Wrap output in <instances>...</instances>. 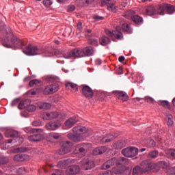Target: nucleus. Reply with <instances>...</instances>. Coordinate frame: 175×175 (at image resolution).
<instances>
[{"label":"nucleus","instance_id":"de8ad7c7","mask_svg":"<svg viewBox=\"0 0 175 175\" xmlns=\"http://www.w3.org/2000/svg\"><path fill=\"white\" fill-rule=\"evenodd\" d=\"M27 148H16L13 150V152H25Z\"/></svg>","mask_w":175,"mask_h":175},{"label":"nucleus","instance_id":"338daca9","mask_svg":"<svg viewBox=\"0 0 175 175\" xmlns=\"http://www.w3.org/2000/svg\"><path fill=\"white\" fill-rule=\"evenodd\" d=\"M18 172L19 173H24V172H25V167H20L18 170Z\"/></svg>","mask_w":175,"mask_h":175},{"label":"nucleus","instance_id":"49530a36","mask_svg":"<svg viewBox=\"0 0 175 175\" xmlns=\"http://www.w3.org/2000/svg\"><path fill=\"white\" fill-rule=\"evenodd\" d=\"M9 162V159L8 157H0V165H5Z\"/></svg>","mask_w":175,"mask_h":175},{"label":"nucleus","instance_id":"c756f323","mask_svg":"<svg viewBox=\"0 0 175 175\" xmlns=\"http://www.w3.org/2000/svg\"><path fill=\"white\" fill-rule=\"evenodd\" d=\"M129 163V161L127 158L125 157H120L117 160V165H122L124 166L125 165H128Z\"/></svg>","mask_w":175,"mask_h":175},{"label":"nucleus","instance_id":"5fc2aeb1","mask_svg":"<svg viewBox=\"0 0 175 175\" xmlns=\"http://www.w3.org/2000/svg\"><path fill=\"white\" fill-rule=\"evenodd\" d=\"M145 100L146 102H148V103H154V98L148 96L145 97Z\"/></svg>","mask_w":175,"mask_h":175},{"label":"nucleus","instance_id":"c03bdc74","mask_svg":"<svg viewBox=\"0 0 175 175\" xmlns=\"http://www.w3.org/2000/svg\"><path fill=\"white\" fill-rule=\"evenodd\" d=\"M42 3L46 8H50L53 5V1L51 0H43Z\"/></svg>","mask_w":175,"mask_h":175},{"label":"nucleus","instance_id":"58836bf2","mask_svg":"<svg viewBox=\"0 0 175 175\" xmlns=\"http://www.w3.org/2000/svg\"><path fill=\"white\" fill-rule=\"evenodd\" d=\"M142 172V168L139 166H135L133 170V175H139Z\"/></svg>","mask_w":175,"mask_h":175},{"label":"nucleus","instance_id":"aec40b11","mask_svg":"<svg viewBox=\"0 0 175 175\" xmlns=\"http://www.w3.org/2000/svg\"><path fill=\"white\" fill-rule=\"evenodd\" d=\"M116 163L117 165V159L113 158L105 163L103 165L102 168L105 170H106V169H110V167L116 165Z\"/></svg>","mask_w":175,"mask_h":175},{"label":"nucleus","instance_id":"c85d7f7f","mask_svg":"<svg viewBox=\"0 0 175 175\" xmlns=\"http://www.w3.org/2000/svg\"><path fill=\"white\" fill-rule=\"evenodd\" d=\"M126 144L124 141H118L114 144L113 147L116 150H121V148L125 147Z\"/></svg>","mask_w":175,"mask_h":175},{"label":"nucleus","instance_id":"2f4dec72","mask_svg":"<svg viewBox=\"0 0 175 175\" xmlns=\"http://www.w3.org/2000/svg\"><path fill=\"white\" fill-rule=\"evenodd\" d=\"M38 107L42 110H49L51 107V105L49 103H39Z\"/></svg>","mask_w":175,"mask_h":175},{"label":"nucleus","instance_id":"6e6d98bb","mask_svg":"<svg viewBox=\"0 0 175 175\" xmlns=\"http://www.w3.org/2000/svg\"><path fill=\"white\" fill-rule=\"evenodd\" d=\"M93 18L94 20H96V21H100V20H103V17L98 15H94Z\"/></svg>","mask_w":175,"mask_h":175},{"label":"nucleus","instance_id":"6e6552de","mask_svg":"<svg viewBox=\"0 0 175 175\" xmlns=\"http://www.w3.org/2000/svg\"><path fill=\"white\" fill-rule=\"evenodd\" d=\"M71 147L72 143H70L69 141H67L63 144V146L58 150L57 154H59V155H65V154L70 152Z\"/></svg>","mask_w":175,"mask_h":175},{"label":"nucleus","instance_id":"0eeeda50","mask_svg":"<svg viewBox=\"0 0 175 175\" xmlns=\"http://www.w3.org/2000/svg\"><path fill=\"white\" fill-rule=\"evenodd\" d=\"M88 146L89 145L86 144H78L74 150V154H81V155L84 157L88 150Z\"/></svg>","mask_w":175,"mask_h":175},{"label":"nucleus","instance_id":"79ce46f5","mask_svg":"<svg viewBox=\"0 0 175 175\" xmlns=\"http://www.w3.org/2000/svg\"><path fill=\"white\" fill-rule=\"evenodd\" d=\"M166 119L168 126H172V125L174 124L173 116L172 115H168L167 116Z\"/></svg>","mask_w":175,"mask_h":175},{"label":"nucleus","instance_id":"a211bd4d","mask_svg":"<svg viewBox=\"0 0 175 175\" xmlns=\"http://www.w3.org/2000/svg\"><path fill=\"white\" fill-rule=\"evenodd\" d=\"M80 172V167L78 165H72L68 167L66 170V173L68 175H74L77 174Z\"/></svg>","mask_w":175,"mask_h":175},{"label":"nucleus","instance_id":"72a5a7b5","mask_svg":"<svg viewBox=\"0 0 175 175\" xmlns=\"http://www.w3.org/2000/svg\"><path fill=\"white\" fill-rule=\"evenodd\" d=\"M159 152L158 150H152L148 154V158L149 159H155L158 157Z\"/></svg>","mask_w":175,"mask_h":175},{"label":"nucleus","instance_id":"774afa93","mask_svg":"<svg viewBox=\"0 0 175 175\" xmlns=\"http://www.w3.org/2000/svg\"><path fill=\"white\" fill-rule=\"evenodd\" d=\"M96 62V65H100L102 64V60H100V59H97L95 61Z\"/></svg>","mask_w":175,"mask_h":175},{"label":"nucleus","instance_id":"412c9836","mask_svg":"<svg viewBox=\"0 0 175 175\" xmlns=\"http://www.w3.org/2000/svg\"><path fill=\"white\" fill-rule=\"evenodd\" d=\"M77 122H79V119L76 117H72L65 122V126L67 128H72Z\"/></svg>","mask_w":175,"mask_h":175},{"label":"nucleus","instance_id":"e2e57ef3","mask_svg":"<svg viewBox=\"0 0 175 175\" xmlns=\"http://www.w3.org/2000/svg\"><path fill=\"white\" fill-rule=\"evenodd\" d=\"M20 100H18V98H16L15 100H14L11 104V105L13 106H17V104L18 103Z\"/></svg>","mask_w":175,"mask_h":175},{"label":"nucleus","instance_id":"9d476101","mask_svg":"<svg viewBox=\"0 0 175 175\" xmlns=\"http://www.w3.org/2000/svg\"><path fill=\"white\" fill-rule=\"evenodd\" d=\"M105 33L107 35H108V36H110V38H112V39H118L119 40H120V39H122L123 38L122 36V33H121V31H118V29H117L116 30H114L113 31L109 30V29H106L105 30Z\"/></svg>","mask_w":175,"mask_h":175},{"label":"nucleus","instance_id":"13d9d810","mask_svg":"<svg viewBox=\"0 0 175 175\" xmlns=\"http://www.w3.org/2000/svg\"><path fill=\"white\" fill-rule=\"evenodd\" d=\"M75 9L76 8L75 7V5H68L67 12H73L75 11Z\"/></svg>","mask_w":175,"mask_h":175},{"label":"nucleus","instance_id":"680f3d73","mask_svg":"<svg viewBox=\"0 0 175 175\" xmlns=\"http://www.w3.org/2000/svg\"><path fill=\"white\" fill-rule=\"evenodd\" d=\"M63 172L61 170H56L55 172L53 173L52 175H62Z\"/></svg>","mask_w":175,"mask_h":175},{"label":"nucleus","instance_id":"a878e982","mask_svg":"<svg viewBox=\"0 0 175 175\" xmlns=\"http://www.w3.org/2000/svg\"><path fill=\"white\" fill-rule=\"evenodd\" d=\"M28 140L29 142H40L42 140V135H40V133H38V134L29 136Z\"/></svg>","mask_w":175,"mask_h":175},{"label":"nucleus","instance_id":"f257e3e1","mask_svg":"<svg viewBox=\"0 0 175 175\" xmlns=\"http://www.w3.org/2000/svg\"><path fill=\"white\" fill-rule=\"evenodd\" d=\"M5 33H7L6 39L8 42H3V45L4 46V47H7V49H10V47H12V45H10L11 42L14 47H15V49H21V47L24 46V42H23V40L18 39L17 37L13 35V33L12 32V29H10V27H8L7 25H5ZM9 40H11L10 42H9Z\"/></svg>","mask_w":175,"mask_h":175},{"label":"nucleus","instance_id":"20e7f679","mask_svg":"<svg viewBox=\"0 0 175 175\" xmlns=\"http://www.w3.org/2000/svg\"><path fill=\"white\" fill-rule=\"evenodd\" d=\"M5 137L12 138V139L8 140V144L18 142V144H16V146H18L19 144H21L23 142H24V138L20 137V134L16 131L8 129L5 131Z\"/></svg>","mask_w":175,"mask_h":175},{"label":"nucleus","instance_id":"e433bc0d","mask_svg":"<svg viewBox=\"0 0 175 175\" xmlns=\"http://www.w3.org/2000/svg\"><path fill=\"white\" fill-rule=\"evenodd\" d=\"M155 142L151 138H148L146 141V147H148V148L155 147Z\"/></svg>","mask_w":175,"mask_h":175},{"label":"nucleus","instance_id":"8fccbe9b","mask_svg":"<svg viewBox=\"0 0 175 175\" xmlns=\"http://www.w3.org/2000/svg\"><path fill=\"white\" fill-rule=\"evenodd\" d=\"M36 110V107L33 105H29L27 107V111H35Z\"/></svg>","mask_w":175,"mask_h":175},{"label":"nucleus","instance_id":"a18cd8bd","mask_svg":"<svg viewBox=\"0 0 175 175\" xmlns=\"http://www.w3.org/2000/svg\"><path fill=\"white\" fill-rule=\"evenodd\" d=\"M135 11L129 10L126 12V16L127 18H131L132 20V17L135 16Z\"/></svg>","mask_w":175,"mask_h":175},{"label":"nucleus","instance_id":"37998d69","mask_svg":"<svg viewBox=\"0 0 175 175\" xmlns=\"http://www.w3.org/2000/svg\"><path fill=\"white\" fill-rule=\"evenodd\" d=\"M33 85H40V81H39L38 79L31 80L29 82V86L33 87Z\"/></svg>","mask_w":175,"mask_h":175},{"label":"nucleus","instance_id":"ea45409f","mask_svg":"<svg viewBox=\"0 0 175 175\" xmlns=\"http://www.w3.org/2000/svg\"><path fill=\"white\" fill-rule=\"evenodd\" d=\"M159 105L165 107L166 109L170 108V105H169V102L167 100H159Z\"/></svg>","mask_w":175,"mask_h":175},{"label":"nucleus","instance_id":"bb28decb","mask_svg":"<svg viewBox=\"0 0 175 175\" xmlns=\"http://www.w3.org/2000/svg\"><path fill=\"white\" fill-rule=\"evenodd\" d=\"M165 154L170 159H175V149H167L165 150Z\"/></svg>","mask_w":175,"mask_h":175},{"label":"nucleus","instance_id":"4d7b16f0","mask_svg":"<svg viewBox=\"0 0 175 175\" xmlns=\"http://www.w3.org/2000/svg\"><path fill=\"white\" fill-rule=\"evenodd\" d=\"M90 44H92V46H98V40H89Z\"/></svg>","mask_w":175,"mask_h":175},{"label":"nucleus","instance_id":"f03ea898","mask_svg":"<svg viewBox=\"0 0 175 175\" xmlns=\"http://www.w3.org/2000/svg\"><path fill=\"white\" fill-rule=\"evenodd\" d=\"M95 53V49L92 46H87L82 49L77 48L72 50L69 53V57L72 58H83L85 55L86 57H91V55H94Z\"/></svg>","mask_w":175,"mask_h":175},{"label":"nucleus","instance_id":"4c0bfd02","mask_svg":"<svg viewBox=\"0 0 175 175\" xmlns=\"http://www.w3.org/2000/svg\"><path fill=\"white\" fill-rule=\"evenodd\" d=\"M109 42L110 39L106 36H104L100 39V43L102 46H106V44H109Z\"/></svg>","mask_w":175,"mask_h":175},{"label":"nucleus","instance_id":"ddd939ff","mask_svg":"<svg viewBox=\"0 0 175 175\" xmlns=\"http://www.w3.org/2000/svg\"><path fill=\"white\" fill-rule=\"evenodd\" d=\"M61 126V122L55 121V122H49L45 125L46 129L48 131H55L58 129Z\"/></svg>","mask_w":175,"mask_h":175},{"label":"nucleus","instance_id":"0e129e2a","mask_svg":"<svg viewBox=\"0 0 175 175\" xmlns=\"http://www.w3.org/2000/svg\"><path fill=\"white\" fill-rule=\"evenodd\" d=\"M77 28L79 31H81V29H83V23H81V22L78 23Z\"/></svg>","mask_w":175,"mask_h":175},{"label":"nucleus","instance_id":"f8f14e48","mask_svg":"<svg viewBox=\"0 0 175 175\" xmlns=\"http://www.w3.org/2000/svg\"><path fill=\"white\" fill-rule=\"evenodd\" d=\"M82 94L85 98H92L94 96V91L86 85H82Z\"/></svg>","mask_w":175,"mask_h":175},{"label":"nucleus","instance_id":"dca6fc26","mask_svg":"<svg viewBox=\"0 0 175 175\" xmlns=\"http://www.w3.org/2000/svg\"><path fill=\"white\" fill-rule=\"evenodd\" d=\"M29 159H31L29 155L25 154H18L14 157V161L16 162H24L29 161Z\"/></svg>","mask_w":175,"mask_h":175},{"label":"nucleus","instance_id":"423d86ee","mask_svg":"<svg viewBox=\"0 0 175 175\" xmlns=\"http://www.w3.org/2000/svg\"><path fill=\"white\" fill-rule=\"evenodd\" d=\"M122 154L124 157L127 158H132L136 157L139 154V149L136 147H128L122 150Z\"/></svg>","mask_w":175,"mask_h":175},{"label":"nucleus","instance_id":"5701e85b","mask_svg":"<svg viewBox=\"0 0 175 175\" xmlns=\"http://www.w3.org/2000/svg\"><path fill=\"white\" fill-rule=\"evenodd\" d=\"M60 135L57 133H50L46 136V139L48 142H54V140H58L59 139Z\"/></svg>","mask_w":175,"mask_h":175},{"label":"nucleus","instance_id":"603ef678","mask_svg":"<svg viewBox=\"0 0 175 175\" xmlns=\"http://www.w3.org/2000/svg\"><path fill=\"white\" fill-rule=\"evenodd\" d=\"M98 150L100 151V155L101 154H104V152H106V151H107V148L106 146H101V147H98Z\"/></svg>","mask_w":175,"mask_h":175},{"label":"nucleus","instance_id":"9b49d317","mask_svg":"<svg viewBox=\"0 0 175 175\" xmlns=\"http://www.w3.org/2000/svg\"><path fill=\"white\" fill-rule=\"evenodd\" d=\"M81 165L83 170H90L92 169V167H95V163L94 161H90L88 159H83L81 162Z\"/></svg>","mask_w":175,"mask_h":175},{"label":"nucleus","instance_id":"b1692460","mask_svg":"<svg viewBox=\"0 0 175 175\" xmlns=\"http://www.w3.org/2000/svg\"><path fill=\"white\" fill-rule=\"evenodd\" d=\"M117 137V135H113V134H108L105 137H103V143H110V142L114 140Z\"/></svg>","mask_w":175,"mask_h":175},{"label":"nucleus","instance_id":"39448f33","mask_svg":"<svg viewBox=\"0 0 175 175\" xmlns=\"http://www.w3.org/2000/svg\"><path fill=\"white\" fill-rule=\"evenodd\" d=\"M174 12V6L170 4L165 3L159 5L157 13L158 14H160V16H165L166 13H167V14H173Z\"/></svg>","mask_w":175,"mask_h":175},{"label":"nucleus","instance_id":"4be33fe9","mask_svg":"<svg viewBox=\"0 0 175 175\" xmlns=\"http://www.w3.org/2000/svg\"><path fill=\"white\" fill-rule=\"evenodd\" d=\"M23 131L26 133H42V132H43V129H33L31 127L24 128Z\"/></svg>","mask_w":175,"mask_h":175},{"label":"nucleus","instance_id":"7c9ffc66","mask_svg":"<svg viewBox=\"0 0 175 175\" xmlns=\"http://www.w3.org/2000/svg\"><path fill=\"white\" fill-rule=\"evenodd\" d=\"M155 8L153 6H149L146 9V14L147 16H154L156 13Z\"/></svg>","mask_w":175,"mask_h":175},{"label":"nucleus","instance_id":"cd10ccee","mask_svg":"<svg viewBox=\"0 0 175 175\" xmlns=\"http://www.w3.org/2000/svg\"><path fill=\"white\" fill-rule=\"evenodd\" d=\"M70 162V160H62L58 162L57 163V167H59L60 169H64V167H66L68 165H69V163Z\"/></svg>","mask_w":175,"mask_h":175},{"label":"nucleus","instance_id":"c9c22d12","mask_svg":"<svg viewBox=\"0 0 175 175\" xmlns=\"http://www.w3.org/2000/svg\"><path fill=\"white\" fill-rule=\"evenodd\" d=\"M107 9L109 12H113V13H116V12H117V7L116 6V3H108Z\"/></svg>","mask_w":175,"mask_h":175},{"label":"nucleus","instance_id":"393cba45","mask_svg":"<svg viewBox=\"0 0 175 175\" xmlns=\"http://www.w3.org/2000/svg\"><path fill=\"white\" fill-rule=\"evenodd\" d=\"M116 96L120 100L123 102H126L128 100V95L124 92H116Z\"/></svg>","mask_w":175,"mask_h":175},{"label":"nucleus","instance_id":"1a4fd4ad","mask_svg":"<svg viewBox=\"0 0 175 175\" xmlns=\"http://www.w3.org/2000/svg\"><path fill=\"white\" fill-rule=\"evenodd\" d=\"M23 53L26 55H38L39 49H38L37 46L29 44L26 46L25 50H23Z\"/></svg>","mask_w":175,"mask_h":175},{"label":"nucleus","instance_id":"7ed1b4c3","mask_svg":"<svg viewBox=\"0 0 175 175\" xmlns=\"http://www.w3.org/2000/svg\"><path fill=\"white\" fill-rule=\"evenodd\" d=\"M72 131L75 134H68V137L70 140L72 142H81L84 140V137H83V133H87L88 129L84 126H77L72 129Z\"/></svg>","mask_w":175,"mask_h":175},{"label":"nucleus","instance_id":"f3484780","mask_svg":"<svg viewBox=\"0 0 175 175\" xmlns=\"http://www.w3.org/2000/svg\"><path fill=\"white\" fill-rule=\"evenodd\" d=\"M115 174L120 175H131V170L129 168H126L124 166H122L121 168L113 170Z\"/></svg>","mask_w":175,"mask_h":175},{"label":"nucleus","instance_id":"2eb2a0df","mask_svg":"<svg viewBox=\"0 0 175 175\" xmlns=\"http://www.w3.org/2000/svg\"><path fill=\"white\" fill-rule=\"evenodd\" d=\"M59 88L57 84H52L46 86L44 90L45 95H49L50 94H54L58 91Z\"/></svg>","mask_w":175,"mask_h":175},{"label":"nucleus","instance_id":"bf43d9fd","mask_svg":"<svg viewBox=\"0 0 175 175\" xmlns=\"http://www.w3.org/2000/svg\"><path fill=\"white\" fill-rule=\"evenodd\" d=\"M93 155H100L99 148H96L93 150Z\"/></svg>","mask_w":175,"mask_h":175},{"label":"nucleus","instance_id":"f704fd0d","mask_svg":"<svg viewBox=\"0 0 175 175\" xmlns=\"http://www.w3.org/2000/svg\"><path fill=\"white\" fill-rule=\"evenodd\" d=\"M122 29L124 32H126V33H132V29L127 23H123L122 25Z\"/></svg>","mask_w":175,"mask_h":175},{"label":"nucleus","instance_id":"4468645a","mask_svg":"<svg viewBox=\"0 0 175 175\" xmlns=\"http://www.w3.org/2000/svg\"><path fill=\"white\" fill-rule=\"evenodd\" d=\"M142 173H147L152 169V163L148 161H144L141 163Z\"/></svg>","mask_w":175,"mask_h":175},{"label":"nucleus","instance_id":"6ab92c4d","mask_svg":"<svg viewBox=\"0 0 175 175\" xmlns=\"http://www.w3.org/2000/svg\"><path fill=\"white\" fill-rule=\"evenodd\" d=\"M57 117H60V115L58 114V112H50L45 113L42 116L43 120H53L54 118H57Z\"/></svg>","mask_w":175,"mask_h":175},{"label":"nucleus","instance_id":"a19ab883","mask_svg":"<svg viewBox=\"0 0 175 175\" xmlns=\"http://www.w3.org/2000/svg\"><path fill=\"white\" fill-rule=\"evenodd\" d=\"M66 87L68 88H72V90H75V91H78L79 88H77V85L73 83H68L66 85Z\"/></svg>","mask_w":175,"mask_h":175},{"label":"nucleus","instance_id":"3c124183","mask_svg":"<svg viewBox=\"0 0 175 175\" xmlns=\"http://www.w3.org/2000/svg\"><path fill=\"white\" fill-rule=\"evenodd\" d=\"M94 0H80V1L83 3V5H91V3H92V2H94Z\"/></svg>","mask_w":175,"mask_h":175},{"label":"nucleus","instance_id":"69168bd1","mask_svg":"<svg viewBox=\"0 0 175 175\" xmlns=\"http://www.w3.org/2000/svg\"><path fill=\"white\" fill-rule=\"evenodd\" d=\"M124 72H122V68L119 67L118 69V75H122Z\"/></svg>","mask_w":175,"mask_h":175},{"label":"nucleus","instance_id":"864d4df0","mask_svg":"<svg viewBox=\"0 0 175 175\" xmlns=\"http://www.w3.org/2000/svg\"><path fill=\"white\" fill-rule=\"evenodd\" d=\"M25 102H27V101H21L20 102V103L18 105V107L20 110H22V109H24L25 107H27L25 106Z\"/></svg>","mask_w":175,"mask_h":175},{"label":"nucleus","instance_id":"052dcab7","mask_svg":"<svg viewBox=\"0 0 175 175\" xmlns=\"http://www.w3.org/2000/svg\"><path fill=\"white\" fill-rule=\"evenodd\" d=\"M159 165H161L163 168L167 167V166H168L167 163H166V161H160Z\"/></svg>","mask_w":175,"mask_h":175},{"label":"nucleus","instance_id":"473e14b6","mask_svg":"<svg viewBox=\"0 0 175 175\" xmlns=\"http://www.w3.org/2000/svg\"><path fill=\"white\" fill-rule=\"evenodd\" d=\"M131 20L135 24H142V23H143V18L140 17L139 15L132 16Z\"/></svg>","mask_w":175,"mask_h":175},{"label":"nucleus","instance_id":"09e8293b","mask_svg":"<svg viewBox=\"0 0 175 175\" xmlns=\"http://www.w3.org/2000/svg\"><path fill=\"white\" fill-rule=\"evenodd\" d=\"M31 124L33 126H42L43 123L40 120H34Z\"/></svg>","mask_w":175,"mask_h":175}]
</instances>
